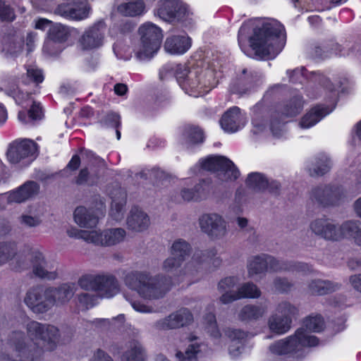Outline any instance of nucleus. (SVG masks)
<instances>
[{
    "instance_id": "a18cd8bd",
    "label": "nucleus",
    "mask_w": 361,
    "mask_h": 361,
    "mask_svg": "<svg viewBox=\"0 0 361 361\" xmlns=\"http://www.w3.org/2000/svg\"><path fill=\"white\" fill-rule=\"evenodd\" d=\"M238 282H239L238 279L237 277H234V276L226 277L224 279H222L221 281H220V282L219 283V285H218V289L221 293H222V295L219 298V301L222 304L226 305V304L230 303V302H224V300H222V298L225 295L235 294V291L233 290V288L235 286H236V285L238 283Z\"/></svg>"
},
{
    "instance_id": "79ce46f5",
    "label": "nucleus",
    "mask_w": 361,
    "mask_h": 361,
    "mask_svg": "<svg viewBox=\"0 0 361 361\" xmlns=\"http://www.w3.org/2000/svg\"><path fill=\"white\" fill-rule=\"evenodd\" d=\"M303 107L302 97L296 96L288 100L283 106L281 112L286 117H293L300 113Z\"/></svg>"
},
{
    "instance_id": "4d7b16f0",
    "label": "nucleus",
    "mask_w": 361,
    "mask_h": 361,
    "mask_svg": "<svg viewBox=\"0 0 361 361\" xmlns=\"http://www.w3.org/2000/svg\"><path fill=\"white\" fill-rule=\"evenodd\" d=\"M312 271L308 264L296 261H288L286 271L307 273Z\"/></svg>"
},
{
    "instance_id": "7ed1b4c3",
    "label": "nucleus",
    "mask_w": 361,
    "mask_h": 361,
    "mask_svg": "<svg viewBox=\"0 0 361 361\" xmlns=\"http://www.w3.org/2000/svg\"><path fill=\"white\" fill-rule=\"evenodd\" d=\"M176 77L180 86L195 97L203 96L215 85L214 71L199 64L191 67L178 65Z\"/></svg>"
},
{
    "instance_id": "a878e982",
    "label": "nucleus",
    "mask_w": 361,
    "mask_h": 361,
    "mask_svg": "<svg viewBox=\"0 0 361 361\" xmlns=\"http://www.w3.org/2000/svg\"><path fill=\"white\" fill-rule=\"evenodd\" d=\"M267 312L264 305L248 304L243 306L238 312V319L241 322H251L262 318Z\"/></svg>"
},
{
    "instance_id": "f257e3e1",
    "label": "nucleus",
    "mask_w": 361,
    "mask_h": 361,
    "mask_svg": "<svg viewBox=\"0 0 361 361\" xmlns=\"http://www.w3.org/2000/svg\"><path fill=\"white\" fill-rule=\"evenodd\" d=\"M60 333L57 327L54 325L45 324L43 332L38 345H28L24 332L21 331H12L8 338L6 344L13 356L27 361L38 360L44 350H54L59 342Z\"/></svg>"
},
{
    "instance_id": "5fc2aeb1",
    "label": "nucleus",
    "mask_w": 361,
    "mask_h": 361,
    "mask_svg": "<svg viewBox=\"0 0 361 361\" xmlns=\"http://www.w3.org/2000/svg\"><path fill=\"white\" fill-rule=\"evenodd\" d=\"M16 18L13 9L5 1L0 0V20L2 22H11Z\"/></svg>"
},
{
    "instance_id": "0e129e2a",
    "label": "nucleus",
    "mask_w": 361,
    "mask_h": 361,
    "mask_svg": "<svg viewBox=\"0 0 361 361\" xmlns=\"http://www.w3.org/2000/svg\"><path fill=\"white\" fill-rule=\"evenodd\" d=\"M195 195L197 201L206 199L209 193L208 186L204 183H200L194 186Z\"/></svg>"
},
{
    "instance_id": "4468645a",
    "label": "nucleus",
    "mask_w": 361,
    "mask_h": 361,
    "mask_svg": "<svg viewBox=\"0 0 361 361\" xmlns=\"http://www.w3.org/2000/svg\"><path fill=\"white\" fill-rule=\"evenodd\" d=\"M184 262L171 255L162 263V270L177 277L192 279L198 275V268L195 267L194 257L182 267Z\"/></svg>"
},
{
    "instance_id": "a19ab883",
    "label": "nucleus",
    "mask_w": 361,
    "mask_h": 361,
    "mask_svg": "<svg viewBox=\"0 0 361 361\" xmlns=\"http://www.w3.org/2000/svg\"><path fill=\"white\" fill-rule=\"evenodd\" d=\"M350 237L354 243L361 246V222L359 221H346L344 227V238Z\"/></svg>"
},
{
    "instance_id": "13d9d810",
    "label": "nucleus",
    "mask_w": 361,
    "mask_h": 361,
    "mask_svg": "<svg viewBox=\"0 0 361 361\" xmlns=\"http://www.w3.org/2000/svg\"><path fill=\"white\" fill-rule=\"evenodd\" d=\"M205 319L207 321L206 329L207 332L215 338H219L221 334L216 325L215 316L212 314H208Z\"/></svg>"
},
{
    "instance_id": "9b49d317",
    "label": "nucleus",
    "mask_w": 361,
    "mask_h": 361,
    "mask_svg": "<svg viewBox=\"0 0 361 361\" xmlns=\"http://www.w3.org/2000/svg\"><path fill=\"white\" fill-rule=\"evenodd\" d=\"M345 198L343 188L331 185H320L313 188L310 192L311 200L322 207L339 205Z\"/></svg>"
},
{
    "instance_id": "cd10ccee",
    "label": "nucleus",
    "mask_w": 361,
    "mask_h": 361,
    "mask_svg": "<svg viewBox=\"0 0 361 361\" xmlns=\"http://www.w3.org/2000/svg\"><path fill=\"white\" fill-rule=\"evenodd\" d=\"M191 46V39L186 36L174 35L167 37L164 44L165 50L172 54L185 53Z\"/></svg>"
},
{
    "instance_id": "9d476101",
    "label": "nucleus",
    "mask_w": 361,
    "mask_h": 361,
    "mask_svg": "<svg viewBox=\"0 0 361 361\" xmlns=\"http://www.w3.org/2000/svg\"><path fill=\"white\" fill-rule=\"evenodd\" d=\"M201 231L212 240H222L226 237L228 228L226 221L217 213H205L198 219Z\"/></svg>"
},
{
    "instance_id": "e433bc0d",
    "label": "nucleus",
    "mask_w": 361,
    "mask_h": 361,
    "mask_svg": "<svg viewBox=\"0 0 361 361\" xmlns=\"http://www.w3.org/2000/svg\"><path fill=\"white\" fill-rule=\"evenodd\" d=\"M291 320L287 317L280 316L279 314H272L268 320L269 328L271 331L277 334H284L291 328Z\"/></svg>"
},
{
    "instance_id": "dca6fc26",
    "label": "nucleus",
    "mask_w": 361,
    "mask_h": 361,
    "mask_svg": "<svg viewBox=\"0 0 361 361\" xmlns=\"http://www.w3.org/2000/svg\"><path fill=\"white\" fill-rule=\"evenodd\" d=\"M96 210L80 206L75 208L73 216L75 222L80 227L94 228L97 226L100 215H104L106 207L102 200L99 199Z\"/></svg>"
},
{
    "instance_id": "ddd939ff",
    "label": "nucleus",
    "mask_w": 361,
    "mask_h": 361,
    "mask_svg": "<svg viewBox=\"0 0 361 361\" xmlns=\"http://www.w3.org/2000/svg\"><path fill=\"white\" fill-rule=\"evenodd\" d=\"M25 304L35 314H43L52 307L51 295L49 288L35 286L30 288L24 297Z\"/></svg>"
},
{
    "instance_id": "5701e85b",
    "label": "nucleus",
    "mask_w": 361,
    "mask_h": 361,
    "mask_svg": "<svg viewBox=\"0 0 361 361\" xmlns=\"http://www.w3.org/2000/svg\"><path fill=\"white\" fill-rule=\"evenodd\" d=\"M51 295L52 306L62 305L67 303L75 291L74 283H63L58 287H49Z\"/></svg>"
},
{
    "instance_id": "20e7f679",
    "label": "nucleus",
    "mask_w": 361,
    "mask_h": 361,
    "mask_svg": "<svg viewBox=\"0 0 361 361\" xmlns=\"http://www.w3.org/2000/svg\"><path fill=\"white\" fill-rule=\"evenodd\" d=\"M283 27L276 21L264 23L261 27L255 29L250 38L252 48L260 56H275L281 49L279 41Z\"/></svg>"
},
{
    "instance_id": "f8f14e48",
    "label": "nucleus",
    "mask_w": 361,
    "mask_h": 361,
    "mask_svg": "<svg viewBox=\"0 0 361 361\" xmlns=\"http://www.w3.org/2000/svg\"><path fill=\"white\" fill-rule=\"evenodd\" d=\"M201 166L204 170L216 172L219 179L222 181L235 180L240 175L234 164L222 156L209 157L201 162Z\"/></svg>"
},
{
    "instance_id": "39448f33",
    "label": "nucleus",
    "mask_w": 361,
    "mask_h": 361,
    "mask_svg": "<svg viewBox=\"0 0 361 361\" xmlns=\"http://www.w3.org/2000/svg\"><path fill=\"white\" fill-rule=\"evenodd\" d=\"M318 343L316 336L310 335L307 330L301 328L296 330L293 335L271 345L269 350L275 355H290L293 357H302L304 356L305 347H314Z\"/></svg>"
},
{
    "instance_id": "c03bdc74",
    "label": "nucleus",
    "mask_w": 361,
    "mask_h": 361,
    "mask_svg": "<svg viewBox=\"0 0 361 361\" xmlns=\"http://www.w3.org/2000/svg\"><path fill=\"white\" fill-rule=\"evenodd\" d=\"M45 324L31 320L25 324L27 337L33 342L32 345H38Z\"/></svg>"
},
{
    "instance_id": "de8ad7c7",
    "label": "nucleus",
    "mask_w": 361,
    "mask_h": 361,
    "mask_svg": "<svg viewBox=\"0 0 361 361\" xmlns=\"http://www.w3.org/2000/svg\"><path fill=\"white\" fill-rule=\"evenodd\" d=\"M17 253L16 243L6 242L0 243V265L4 264L13 259Z\"/></svg>"
},
{
    "instance_id": "aec40b11",
    "label": "nucleus",
    "mask_w": 361,
    "mask_h": 361,
    "mask_svg": "<svg viewBox=\"0 0 361 361\" xmlns=\"http://www.w3.org/2000/svg\"><path fill=\"white\" fill-rule=\"evenodd\" d=\"M90 11L89 5L72 6L68 4H61L54 10V14L64 18L74 20H81L87 18Z\"/></svg>"
},
{
    "instance_id": "2eb2a0df",
    "label": "nucleus",
    "mask_w": 361,
    "mask_h": 361,
    "mask_svg": "<svg viewBox=\"0 0 361 361\" xmlns=\"http://www.w3.org/2000/svg\"><path fill=\"white\" fill-rule=\"evenodd\" d=\"M193 322V315L187 308H180L169 316L157 321L154 326L158 330H171L190 325Z\"/></svg>"
},
{
    "instance_id": "0eeeda50",
    "label": "nucleus",
    "mask_w": 361,
    "mask_h": 361,
    "mask_svg": "<svg viewBox=\"0 0 361 361\" xmlns=\"http://www.w3.org/2000/svg\"><path fill=\"white\" fill-rule=\"evenodd\" d=\"M140 44L137 52L140 59H147L153 56L160 47L163 37L161 30L156 25L146 23L139 28Z\"/></svg>"
},
{
    "instance_id": "bb28decb",
    "label": "nucleus",
    "mask_w": 361,
    "mask_h": 361,
    "mask_svg": "<svg viewBox=\"0 0 361 361\" xmlns=\"http://www.w3.org/2000/svg\"><path fill=\"white\" fill-rule=\"evenodd\" d=\"M195 267L198 268V274L201 272L202 265L209 262L214 268L221 265L222 260L217 256V251L215 248H209L204 250H196L194 254Z\"/></svg>"
},
{
    "instance_id": "4c0bfd02",
    "label": "nucleus",
    "mask_w": 361,
    "mask_h": 361,
    "mask_svg": "<svg viewBox=\"0 0 361 361\" xmlns=\"http://www.w3.org/2000/svg\"><path fill=\"white\" fill-rule=\"evenodd\" d=\"M98 180V170L94 169L92 164H90L79 171L78 176L75 178V183L79 185H93L97 183Z\"/></svg>"
},
{
    "instance_id": "09e8293b",
    "label": "nucleus",
    "mask_w": 361,
    "mask_h": 361,
    "mask_svg": "<svg viewBox=\"0 0 361 361\" xmlns=\"http://www.w3.org/2000/svg\"><path fill=\"white\" fill-rule=\"evenodd\" d=\"M184 136L190 144H198L204 141L203 132L198 127L191 126L185 127Z\"/></svg>"
},
{
    "instance_id": "f3484780",
    "label": "nucleus",
    "mask_w": 361,
    "mask_h": 361,
    "mask_svg": "<svg viewBox=\"0 0 361 361\" xmlns=\"http://www.w3.org/2000/svg\"><path fill=\"white\" fill-rule=\"evenodd\" d=\"M106 31L104 21H99L86 30L79 39L83 49L98 48L102 45Z\"/></svg>"
},
{
    "instance_id": "338daca9",
    "label": "nucleus",
    "mask_w": 361,
    "mask_h": 361,
    "mask_svg": "<svg viewBox=\"0 0 361 361\" xmlns=\"http://www.w3.org/2000/svg\"><path fill=\"white\" fill-rule=\"evenodd\" d=\"M43 116L42 110L39 104L33 102L28 111V119L30 121L40 120Z\"/></svg>"
},
{
    "instance_id": "2f4dec72",
    "label": "nucleus",
    "mask_w": 361,
    "mask_h": 361,
    "mask_svg": "<svg viewBox=\"0 0 361 361\" xmlns=\"http://www.w3.org/2000/svg\"><path fill=\"white\" fill-rule=\"evenodd\" d=\"M226 336L230 338L232 344L229 346V353L233 357L239 355L241 353L242 343L248 334L240 329H228L226 330Z\"/></svg>"
},
{
    "instance_id": "393cba45",
    "label": "nucleus",
    "mask_w": 361,
    "mask_h": 361,
    "mask_svg": "<svg viewBox=\"0 0 361 361\" xmlns=\"http://www.w3.org/2000/svg\"><path fill=\"white\" fill-rule=\"evenodd\" d=\"M69 35L68 28L60 23L54 25L49 31V39L45 43L44 50L50 54L56 52L52 51L51 48L54 47L56 43H61L67 40Z\"/></svg>"
},
{
    "instance_id": "774afa93",
    "label": "nucleus",
    "mask_w": 361,
    "mask_h": 361,
    "mask_svg": "<svg viewBox=\"0 0 361 361\" xmlns=\"http://www.w3.org/2000/svg\"><path fill=\"white\" fill-rule=\"evenodd\" d=\"M90 361H114L113 358L102 349H97Z\"/></svg>"
},
{
    "instance_id": "603ef678",
    "label": "nucleus",
    "mask_w": 361,
    "mask_h": 361,
    "mask_svg": "<svg viewBox=\"0 0 361 361\" xmlns=\"http://www.w3.org/2000/svg\"><path fill=\"white\" fill-rule=\"evenodd\" d=\"M267 269L272 272L286 271L287 260L276 259V257L267 255Z\"/></svg>"
},
{
    "instance_id": "c9c22d12",
    "label": "nucleus",
    "mask_w": 361,
    "mask_h": 361,
    "mask_svg": "<svg viewBox=\"0 0 361 361\" xmlns=\"http://www.w3.org/2000/svg\"><path fill=\"white\" fill-rule=\"evenodd\" d=\"M145 4L143 0H129L128 2L121 4L117 11L125 16L135 17L145 13Z\"/></svg>"
},
{
    "instance_id": "49530a36",
    "label": "nucleus",
    "mask_w": 361,
    "mask_h": 361,
    "mask_svg": "<svg viewBox=\"0 0 361 361\" xmlns=\"http://www.w3.org/2000/svg\"><path fill=\"white\" fill-rule=\"evenodd\" d=\"M275 313L280 316L290 319L291 322L293 318L296 317L299 314L298 308L289 301L283 300L280 302L276 307Z\"/></svg>"
},
{
    "instance_id": "e2e57ef3",
    "label": "nucleus",
    "mask_w": 361,
    "mask_h": 361,
    "mask_svg": "<svg viewBox=\"0 0 361 361\" xmlns=\"http://www.w3.org/2000/svg\"><path fill=\"white\" fill-rule=\"evenodd\" d=\"M199 351V345H190L185 352V354L182 352H178L176 353V357L180 361H185L186 360H191L196 353Z\"/></svg>"
},
{
    "instance_id": "3c124183",
    "label": "nucleus",
    "mask_w": 361,
    "mask_h": 361,
    "mask_svg": "<svg viewBox=\"0 0 361 361\" xmlns=\"http://www.w3.org/2000/svg\"><path fill=\"white\" fill-rule=\"evenodd\" d=\"M18 188L26 201L36 196L39 190V184L32 180L26 181Z\"/></svg>"
},
{
    "instance_id": "f704fd0d",
    "label": "nucleus",
    "mask_w": 361,
    "mask_h": 361,
    "mask_svg": "<svg viewBox=\"0 0 361 361\" xmlns=\"http://www.w3.org/2000/svg\"><path fill=\"white\" fill-rule=\"evenodd\" d=\"M240 109L237 106L231 108L222 116L220 123L226 132H235L239 128Z\"/></svg>"
},
{
    "instance_id": "864d4df0",
    "label": "nucleus",
    "mask_w": 361,
    "mask_h": 361,
    "mask_svg": "<svg viewBox=\"0 0 361 361\" xmlns=\"http://www.w3.org/2000/svg\"><path fill=\"white\" fill-rule=\"evenodd\" d=\"M103 231L97 230L85 231L82 233V239L89 243L102 245Z\"/></svg>"
},
{
    "instance_id": "72a5a7b5",
    "label": "nucleus",
    "mask_w": 361,
    "mask_h": 361,
    "mask_svg": "<svg viewBox=\"0 0 361 361\" xmlns=\"http://www.w3.org/2000/svg\"><path fill=\"white\" fill-rule=\"evenodd\" d=\"M127 195L126 191L120 189L112 197L111 216L116 221H120L123 217Z\"/></svg>"
},
{
    "instance_id": "6ab92c4d",
    "label": "nucleus",
    "mask_w": 361,
    "mask_h": 361,
    "mask_svg": "<svg viewBox=\"0 0 361 361\" xmlns=\"http://www.w3.org/2000/svg\"><path fill=\"white\" fill-rule=\"evenodd\" d=\"M187 13L185 5L178 0H165L158 10L159 17L168 22L183 21Z\"/></svg>"
},
{
    "instance_id": "6e6552de",
    "label": "nucleus",
    "mask_w": 361,
    "mask_h": 361,
    "mask_svg": "<svg viewBox=\"0 0 361 361\" xmlns=\"http://www.w3.org/2000/svg\"><path fill=\"white\" fill-rule=\"evenodd\" d=\"M344 227L345 221L341 224H336L334 220L322 217L312 220L309 226L312 234L327 241H339L344 238Z\"/></svg>"
},
{
    "instance_id": "7c9ffc66",
    "label": "nucleus",
    "mask_w": 361,
    "mask_h": 361,
    "mask_svg": "<svg viewBox=\"0 0 361 361\" xmlns=\"http://www.w3.org/2000/svg\"><path fill=\"white\" fill-rule=\"evenodd\" d=\"M331 111V109H330L326 106H317L302 118L300 126L302 128H310L328 115Z\"/></svg>"
},
{
    "instance_id": "1a4fd4ad",
    "label": "nucleus",
    "mask_w": 361,
    "mask_h": 361,
    "mask_svg": "<svg viewBox=\"0 0 361 361\" xmlns=\"http://www.w3.org/2000/svg\"><path fill=\"white\" fill-rule=\"evenodd\" d=\"M37 155V145L32 140L23 139L11 142L7 149V159L11 164L28 165Z\"/></svg>"
},
{
    "instance_id": "4be33fe9",
    "label": "nucleus",
    "mask_w": 361,
    "mask_h": 361,
    "mask_svg": "<svg viewBox=\"0 0 361 361\" xmlns=\"http://www.w3.org/2000/svg\"><path fill=\"white\" fill-rule=\"evenodd\" d=\"M341 287V283L321 279H315L310 281L307 284L306 291L312 295H324L338 290Z\"/></svg>"
},
{
    "instance_id": "c85d7f7f",
    "label": "nucleus",
    "mask_w": 361,
    "mask_h": 361,
    "mask_svg": "<svg viewBox=\"0 0 361 361\" xmlns=\"http://www.w3.org/2000/svg\"><path fill=\"white\" fill-rule=\"evenodd\" d=\"M147 353L142 345L136 340L130 341L121 355V361H146Z\"/></svg>"
},
{
    "instance_id": "680f3d73",
    "label": "nucleus",
    "mask_w": 361,
    "mask_h": 361,
    "mask_svg": "<svg viewBox=\"0 0 361 361\" xmlns=\"http://www.w3.org/2000/svg\"><path fill=\"white\" fill-rule=\"evenodd\" d=\"M20 223L25 227L32 228L40 225L42 220L37 216L23 214L20 217Z\"/></svg>"
},
{
    "instance_id": "412c9836",
    "label": "nucleus",
    "mask_w": 361,
    "mask_h": 361,
    "mask_svg": "<svg viewBox=\"0 0 361 361\" xmlns=\"http://www.w3.org/2000/svg\"><path fill=\"white\" fill-rule=\"evenodd\" d=\"M126 224L128 229L135 232H142L149 227L150 220L149 216L143 210L137 207H133L128 215Z\"/></svg>"
},
{
    "instance_id": "bf43d9fd",
    "label": "nucleus",
    "mask_w": 361,
    "mask_h": 361,
    "mask_svg": "<svg viewBox=\"0 0 361 361\" xmlns=\"http://www.w3.org/2000/svg\"><path fill=\"white\" fill-rule=\"evenodd\" d=\"M6 195L8 204H20L26 202L19 188L6 192Z\"/></svg>"
},
{
    "instance_id": "69168bd1",
    "label": "nucleus",
    "mask_w": 361,
    "mask_h": 361,
    "mask_svg": "<svg viewBox=\"0 0 361 361\" xmlns=\"http://www.w3.org/2000/svg\"><path fill=\"white\" fill-rule=\"evenodd\" d=\"M94 296L87 293L78 295V302L85 309H89L94 305Z\"/></svg>"
},
{
    "instance_id": "37998d69",
    "label": "nucleus",
    "mask_w": 361,
    "mask_h": 361,
    "mask_svg": "<svg viewBox=\"0 0 361 361\" xmlns=\"http://www.w3.org/2000/svg\"><path fill=\"white\" fill-rule=\"evenodd\" d=\"M246 184L255 191H263L267 189L269 180L262 173L254 172L248 175Z\"/></svg>"
},
{
    "instance_id": "c756f323",
    "label": "nucleus",
    "mask_w": 361,
    "mask_h": 361,
    "mask_svg": "<svg viewBox=\"0 0 361 361\" xmlns=\"http://www.w3.org/2000/svg\"><path fill=\"white\" fill-rule=\"evenodd\" d=\"M331 167L329 159L324 154H320L308 164L307 170L310 176L317 177L326 173Z\"/></svg>"
},
{
    "instance_id": "f03ea898",
    "label": "nucleus",
    "mask_w": 361,
    "mask_h": 361,
    "mask_svg": "<svg viewBox=\"0 0 361 361\" xmlns=\"http://www.w3.org/2000/svg\"><path fill=\"white\" fill-rule=\"evenodd\" d=\"M123 282L142 298L149 300L164 298L171 286L170 277L162 274L152 275L146 271H130L124 276Z\"/></svg>"
},
{
    "instance_id": "b1692460",
    "label": "nucleus",
    "mask_w": 361,
    "mask_h": 361,
    "mask_svg": "<svg viewBox=\"0 0 361 361\" xmlns=\"http://www.w3.org/2000/svg\"><path fill=\"white\" fill-rule=\"evenodd\" d=\"M260 295L261 290L257 286L252 282H247L235 290V294L225 295L222 300L224 302H232L243 298H258Z\"/></svg>"
},
{
    "instance_id": "ea45409f",
    "label": "nucleus",
    "mask_w": 361,
    "mask_h": 361,
    "mask_svg": "<svg viewBox=\"0 0 361 361\" xmlns=\"http://www.w3.org/2000/svg\"><path fill=\"white\" fill-rule=\"evenodd\" d=\"M126 232L123 228H116L103 231L102 246H112L123 241Z\"/></svg>"
},
{
    "instance_id": "a211bd4d",
    "label": "nucleus",
    "mask_w": 361,
    "mask_h": 361,
    "mask_svg": "<svg viewBox=\"0 0 361 361\" xmlns=\"http://www.w3.org/2000/svg\"><path fill=\"white\" fill-rule=\"evenodd\" d=\"M29 259L32 272L36 276L45 280H54L58 278L59 274L56 270L45 259L44 255L39 251L32 252Z\"/></svg>"
},
{
    "instance_id": "423d86ee",
    "label": "nucleus",
    "mask_w": 361,
    "mask_h": 361,
    "mask_svg": "<svg viewBox=\"0 0 361 361\" xmlns=\"http://www.w3.org/2000/svg\"><path fill=\"white\" fill-rule=\"evenodd\" d=\"M80 287L85 290L97 292L103 298H110L120 291L116 277L112 274H86L78 280Z\"/></svg>"
},
{
    "instance_id": "473e14b6",
    "label": "nucleus",
    "mask_w": 361,
    "mask_h": 361,
    "mask_svg": "<svg viewBox=\"0 0 361 361\" xmlns=\"http://www.w3.org/2000/svg\"><path fill=\"white\" fill-rule=\"evenodd\" d=\"M247 274L250 277L264 274L267 269V255L262 254L251 257L247 263Z\"/></svg>"
},
{
    "instance_id": "8fccbe9b",
    "label": "nucleus",
    "mask_w": 361,
    "mask_h": 361,
    "mask_svg": "<svg viewBox=\"0 0 361 361\" xmlns=\"http://www.w3.org/2000/svg\"><path fill=\"white\" fill-rule=\"evenodd\" d=\"M304 326L307 330L319 332L323 330L324 322L321 315H310L304 320Z\"/></svg>"
},
{
    "instance_id": "58836bf2",
    "label": "nucleus",
    "mask_w": 361,
    "mask_h": 361,
    "mask_svg": "<svg viewBox=\"0 0 361 361\" xmlns=\"http://www.w3.org/2000/svg\"><path fill=\"white\" fill-rule=\"evenodd\" d=\"M192 247L188 242L182 238L176 239L172 243L170 252L171 255L185 262L191 253Z\"/></svg>"
},
{
    "instance_id": "6e6d98bb",
    "label": "nucleus",
    "mask_w": 361,
    "mask_h": 361,
    "mask_svg": "<svg viewBox=\"0 0 361 361\" xmlns=\"http://www.w3.org/2000/svg\"><path fill=\"white\" fill-rule=\"evenodd\" d=\"M273 286L279 293H287L291 290L293 284L287 278L278 276L274 279Z\"/></svg>"
},
{
    "instance_id": "052dcab7",
    "label": "nucleus",
    "mask_w": 361,
    "mask_h": 361,
    "mask_svg": "<svg viewBox=\"0 0 361 361\" xmlns=\"http://www.w3.org/2000/svg\"><path fill=\"white\" fill-rule=\"evenodd\" d=\"M27 78L35 82L36 85L41 83L44 80V75L42 71L35 67H29L27 69Z\"/></svg>"
}]
</instances>
